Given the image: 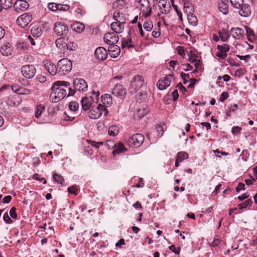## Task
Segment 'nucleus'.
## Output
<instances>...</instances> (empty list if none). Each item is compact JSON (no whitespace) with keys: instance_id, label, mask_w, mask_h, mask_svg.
Listing matches in <instances>:
<instances>
[{"instance_id":"nucleus-1","label":"nucleus","mask_w":257,"mask_h":257,"mask_svg":"<svg viewBox=\"0 0 257 257\" xmlns=\"http://www.w3.org/2000/svg\"><path fill=\"white\" fill-rule=\"evenodd\" d=\"M70 83L65 81L55 82L52 87V92L50 95V100L52 102H57L66 95V88H68Z\"/></svg>"},{"instance_id":"nucleus-2","label":"nucleus","mask_w":257,"mask_h":257,"mask_svg":"<svg viewBox=\"0 0 257 257\" xmlns=\"http://www.w3.org/2000/svg\"><path fill=\"white\" fill-rule=\"evenodd\" d=\"M58 72L60 75H64L69 73L72 69L71 61L64 58L59 60L57 63Z\"/></svg>"},{"instance_id":"nucleus-3","label":"nucleus","mask_w":257,"mask_h":257,"mask_svg":"<svg viewBox=\"0 0 257 257\" xmlns=\"http://www.w3.org/2000/svg\"><path fill=\"white\" fill-rule=\"evenodd\" d=\"M108 112L104 105L99 104L96 107L93 106L92 109L88 112V115L89 118L95 119L99 118L103 113L106 116Z\"/></svg>"},{"instance_id":"nucleus-4","label":"nucleus","mask_w":257,"mask_h":257,"mask_svg":"<svg viewBox=\"0 0 257 257\" xmlns=\"http://www.w3.org/2000/svg\"><path fill=\"white\" fill-rule=\"evenodd\" d=\"M145 138L141 134H136L130 137L126 141V144L132 148L140 147L144 142Z\"/></svg>"},{"instance_id":"nucleus-5","label":"nucleus","mask_w":257,"mask_h":257,"mask_svg":"<svg viewBox=\"0 0 257 257\" xmlns=\"http://www.w3.org/2000/svg\"><path fill=\"white\" fill-rule=\"evenodd\" d=\"M92 94L94 95L95 99H93V96H91L90 97H83L81 100L82 107L84 111L87 110L91 108L92 102H97L98 96H99V92L98 91H95V90H93Z\"/></svg>"},{"instance_id":"nucleus-6","label":"nucleus","mask_w":257,"mask_h":257,"mask_svg":"<svg viewBox=\"0 0 257 257\" xmlns=\"http://www.w3.org/2000/svg\"><path fill=\"white\" fill-rule=\"evenodd\" d=\"M144 80L140 75H135L131 82L130 90L131 93L137 91L143 85Z\"/></svg>"},{"instance_id":"nucleus-7","label":"nucleus","mask_w":257,"mask_h":257,"mask_svg":"<svg viewBox=\"0 0 257 257\" xmlns=\"http://www.w3.org/2000/svg\"><path fill=\"white\" fill-rule=\"evenodd\" d=\"M140 5V9L142 16H150L152 14V8L148 0H136Z\"/></svg>"},{"instance_id":"nucleus-8","label":"nucleus","mask_w":257,"mask_h":257,"mask_svg":"<svg viewBox=\"0 0 257 257\" xmlns=\"http://www.w3.org/2000/svg\"><path fill=\"white\" fill-rule=\"evenodd\" d=\"M112 94L121 99H123L126 94V90L125 88L120 84H115L111 91Z\"/></svg>"},{"instance_id":"nucleus-9","label":"nucleus","mask_w":257,"mask_h":257,"mask_svg":"<svg viewBox=\"0 0 257 257\" xmlns=\"http://www.w3.org/2000/svg\"><path fill=\"white\" fill-rule=\"evenodd\" d=\"M36 72V68L33 65H26L21 68V73L26 78H32L35 76Z\"/></svg>"},{"instance_id":"nucleus-10","label":"nucleus","mask_w":257,"mask_h":257,"mask_svg":"<svg viewBox=\"0 0 257 257\" xmlns=\"http://www.w3.org/2000/svg\"><path fill=\"white\" fill-rule=\"evenodd\" d=\"M73 87L75 90L84 92L87 89V84L86 81L82 78H75L73 80Z\"/></svg>"},{"instance_id":"nucleus-11","label":"nucleus","mask_w":257,"mask_h":257,"mask_svg":"<svg viewBox=\"0 0 257 257\" xmlns=\"http://www.w3.org/2000/svg\"><path fill=\"white\" fill-rule=\"evenodd\" d=\"M88 145L85 147L84 151L88 155H91L93 153L94 149L97 150L99 146H102L103 143L102 142H96L93 141H87Z\"/></svg>"},{"instance_id":"nucleus-12","label":"nucleus","mask_w":257,"mask_h":257,"mask_svg":"<svg viewBox=\"0 0 257 257\" xmlns=\"http://www.w3.org/2000/svg\"><path fill=\"white\" fill-rule=\"evenodd\" d=\"M104 41L109 45L115 44L117 43L119 40L117 34L112 32L106 33L103 37Z\"/></svg>"},{"instance_id":"nucleus-13","label":"nucleus","mask_w":257,"mask_h":257,"mask_svg":"<svg viewBox=\"0 0 257 257\" xmlns=\"http://www.w3.org/2000/svg\"><path fill=\"white\" fill-rule=\"evenodd\" d=\"M125 5L124 0H117L113 4V7L115 9L113 12V16H119L120 15H124L123 9Z\"/></svg>"},{"instance_id":"nucleus-14","label":"nucleus","mask_w":257,"mask_h":257,"mask_svg":"<svg viewBox=\"0 0 257 257\" xmlns=\"http://www.w3.org/2000/svg\"><path fill=\"white\" fill-rule=\"evenodd\" d=\"M54 31L58 36H63L67 34L68 28L64 24L61 22H57L55 24Z\"/></svg>"},{"instance_id":"nucleus-15","label":"nucleus","mask_w":257,"mask_h":257,"mask_svg":"<svg viewBox=\"0 0 257 257\" xmlns=\"http://www.w3.org/2000/svg\"><path fill=\"white\" fill-rule=\"evenodd\" d=\"M29 7V4L25 0H18L14 5V8L17 13L23 12Z\"/></svg>"},{"instance_id":"nucleus-16","label":"nucleus","mask_w":257,"mask_h":257,"mask_svg":"<svg viewBox=\"0 0 257 257\" xmlns=\"http://www.w3.org/2000/svg\"><path fill=\"white\" fill-rule=\"evenodd\" d=\"M158 4L159 10L162 14H167L171 9L170 4L166 0H159Z\"/></svg>"},{"instance_id":"nucleus-17","label":"nucleus","mask_w":257,"mask_h":257,"mask_svg":"<svg viewBox=\"0 0 257 257\" xmlns=\"http://www.w3.org/2000/svg\"><path fill=\"white\" fill-rule=\"evenodd\" d=\"M94 55L98 60H104L107 57V51L104 48L99 47L95 50Z\"/></svg>"},{"instance_id":"nucleus-18","label":"nucleus","mask_w":257,"mask_h":257,"mask_svg":"<svg viewBox=\"0 0 257 257\" xmlns=\"http://www.w3.org/2000/svg\"><path fill=\"white\" fill-rule=\"evenodd\" d=\"M123 23H124V22H121L119 21L116 20L115 22H113L111 24L110 27L114 33L116 34H119L121 33L123 30Z\"/></svg>"},{"instance_id":"nucleus-19","label":"nucleus","mask_w":257,"mask_h":257,"mask_svg":"<svg viewBox=\"0 0 257 257\" xmlns=\"http://www.w3.org/2000/svg\"><path fill=\"white\" fill-rule=\"evenodd\" d=\"M171 81V79L169 77H165L158 81L157 84V87L161 90H164L170 85Z\"/></svg>"},{"instance_id":"nucleus-20","label":"nucleus","mask_w":257,"mask_h":257,"mask_svg":"<svg viewBox=\"0 0 257 257\" xmlns=\"http://www.w3.org/2000/svg\"><path fill=\"white\" fill-rule=\"evenodd\" d=\"M108 51L110 57L113 58H116L120 52L119 47L115 44L109 45L108 48Z\"/></svg>"},{"instance_id":"nucleus-21","label":"nucleus","mask_w":257,"mask_h":257,"mask_svg":"<svg viewBox=\"0 0 257 257\" xmlns=\"http://www.w3.org/2000/svg\"><path fill=\"white\" fill-rule=\"evenodd\" d=\"M233 38L240 39L243 37L244 31L239 28H232L230 30Z\"/></svg>"},{"instance_id":"nucleus-22","label":"nucleus","mask_w":257,"mask_h":257,"mask_svg":"<svg viewBox=\"0 0 257 257\" xmlns=\"http://www.w3.org/2000/svg\"><path fill=\"white\" fill-rule=\"evenodd\" d=\"M13 48L12 45L9 43L3 44L0 48V51L4 56H9L12 54Z\"/></svg>"},{"instance_id":"nucleus-23","label":"nucleus","mask_w":257,"mask_h":257,"mask_svg":"<svg viewBox=\"0 0 257 257\" xmlns=\"http://www.w3.org/2000/svg\"><path fill=\"white\" fill-rule=\"evenodd\" d=\"M183 5L184 14L187 16H192L194 13V8L191 2L184 3Z\"/></svg>"},{"instance_id":"nucleus-24","label":"nucleus","mask_w":257,"mask_h":257,"mask_svg":"<svg viewBox=\"0 0 257 257\" xmlns=\"http://www.w3.org/2000/svg\"><path fill=\"white\" fill-rule=\"evenodd\" d=\"M134 46L133 44L131 36L130 33H128V35L126 37L123 38L122 39L121 47H127L128 49H130L131 48H134Z\"/></svg>"},{"instance_id":"nucleus-25","label":"nucleus","mask_w":257,"mask_h":257,"mask_svg":"<svg viewBox=\"0 0 257 257\" xmlns=\"http://www.w3.org/2000/svg\"><path fill=\"white\" fill-rule=\"evenodd\" d=\"M32 17H18L17 23L22 28H25L31 22Z\"/></svg>"},{"instance_id":"nucleus-26","label":"nucleus","mask_w":257,"mask_h":257,"mask_svg":"<svg viewBox=\"0 0 257 257\" xmlns=\"http://www.w3.org/2000/svg\"><path fill=\"white\" fill-rule=\"evenodd\" d=\"M46 69L48 72L52 75H55L58 72V68L52 63V62H49L45 65Z\"/></svg>"},{"instance_id":"nucleus-27","label":"nucleus","mask_w":257,"mask_h":257,"mask_svg":"<svg viewBox=\"0 0 257 257\" xmlns=\"http://www.w3.org/2000/svg\"><path fill=\"white\" fill-rule=\"evenodd\" d=\"M224 1L221 0L218 3V9L223 15H227L228 13V6Z\"/></svg>"},{"instance_id":"nucleus-28","label":"nucleus","mask_w":257,"mask_h":257,"mask_svg":"<svg viewBox=\"0 0 257 257\" xmlns=\"http://www.w3.org/2000/svg\"><path fill=\"white\" fill-rule=\"evenodd\" d=\"M241 7V10L239 12L240 16H249L251 14L250 7L248 4H243Z\"/></svg>"},{"instance_id":"nucleus-29","label":"nucleus","mask_w":257,"mask_h":257,"mask_svg":"<svg viewBox=\"0 0 257 257\" xmlns=\"http://www.w3.org/2000/svg\"><path fill=\"white\" fill-rule=\"evenodd\" d=\"M102 102L105 106H109L112 103V98L109 94H104L101 96Z\"/></svg>"},{"instance_id":"nucleus-30","label":"nucleus","mask_w":257,"mask_h":257,"mask_svg":"<svg viewBox=\"0 0 257 257\" xmlns=\"http://www.w3.org/2000/svg\"><path fill=\"white\" fill-rule=\"evenodd\" d=\"M115 149L112 152V154L114 155L116 154H118L125 151L126 149L123 144L121 143H118L117 145H114Z\"/></svg>"},{"instance_id":"nucleus-31","label":"nucleus","mask_w":257,"mask_h":257,"mask_svg":"<svg viewBox=\"0 0 257 257\" xmlns=\"http://www.w3.org/2000/svg\"><path fill=\"white\" fill-rule=\"evenodd\" d=\"M71 27L73 30L77 32H82L85 29V26L83 24L77 22L73 23Z\"/></svg>"},{"instance_id":"nucleus-32","label":"nucleus","mask_w":257,"mask_h":257,"mask_svg":"<svg viewBox=\"0 0 257 257\" xmlns=\"http://www.w3.org/2000/svg\"><path fill=\"white\" fill-rule=\"evenodd\" d=\"M218 34L221 40L223 42H227L230 37L229 34L225 29H222Z\"/></svg>"},{"instance_id":"nucleus-33","label":"nucleus","mask_w":257,"mask_h":257,"mask_svg":"<svg viewBox=\"0 0 257 257\" xmlns=\"http://www.w3.org/2000/svg\"><path fill=\"white\" fill-rule=\"evenodd\" d=\"M65 39L64 37H61L56 39L55 44L56 47L59 49H62L66 46Z\"/></svg>"},{"instance_id":"nucleus-34","label":"nucleus","mask_w":257,"mask_h":257,"mask_svg":"<svg viewBox=\"0 0 257 257\" xmlns=\"http://www.w3.org/2000/svg\"><path fill=\"white\" fill-rule=\"evenodd\" d=\"M245 28L246 29V33L248 40L250 42H253L255 39V36L254 34L253 31L247 26H245Z\"/></svg>"},{"instance_id":"nucleus-35","label":"nucleus","mask_w":257,"mask_h":257,"mask_svg":"<svg viewBox=\"0 0 257 257\" xmlns=\"http://www.w3.org/2000/svg\"><path fill=\"white\" fill-rule=\"evenodd\" d=\"M108 134L110 136L114 137L118 135L119 133V128L116 125L110 126L108 130Z\"/></svg>"},{"instance_id":"nucleus-36","label":"nucleus","mask_w":257,"mask_h":257,"mask_svg":"<svg viewBox=\"0 0 257 257\" xmlns=\"http://www.w3.org/2000/svg\"><path fill=\"white\" fill-rule=\"evenodd\" d=\"M189 157L188 154L185 152H180L177 154L176 159L178 162H182L184 160L187 159Z\"/></svg>"},{"instance_id":"nucleus-37","label":"nucleus","mask_w":257,"mask_h":257,"mask_svg":"<svg viewBox=\"0 0 257 257\" xmlns=\"http://www.w3.org/2000/svg\"><path fill=\"white\" fill-rule=\"evenodd\" d=\"M12 0H0V5L3 9L7 10L12 6Z\"/></svg>"},{"instance_id":"nucleus-38","label":"nucleus","mask_w":257,"mask_h":257,"mask_svg":"<svg viewBox=\"0 0 257 257\" xmlns=\"http://www.w3.org/2000/svg\"><path fill=\"white\" fill-rule=\"evenodd\" d=\"M31 33L33 37L36 38V40H38V38L42 34L41 28H33L31 30Z\"/></svg>"},{"instance_id":"nucleus-39","label":"nucleus","mask_w":257,"mask_h":257,"mask_svg":"<svg viewBox=\"0 0 257 257\" xmlns=\"http://www.w3.org/2000/svg\"><path fill=\"white\" fill-rule=\"evenodd\" d=\"M45 109V106L42 104L37 105L35 107V116L39 118Z\"/></svg>"},{"instance_id":"nucleus-40","label":"nucleus","mask_w":257,"mask_h":257,"mask_svg":"<svg viewBox=\"0 0 257 257\" xmlns=\"http://www.w3.org/2000/svg\"><path fill=\"white\" fill-rule=\"evenodd\" d=\"M232 7L236 9H239L243 5V0H230Z\"/></svg>"},{"instance_id":"nucleus-41","label":"nucleus","mask_w":257,"mask_h":257,"mask_svg":"<svg viewBox=\"0 0 257 257\" xmlns=\"http://www.w3.org/2000/svg\"><path fill=\"white\" fill-rule=\"evenodd\" d=\"M217 48L220 52L225 54H227V52L229 50V45L225 44L222 45H218Z\"/></svg>"},{"instance_id":"nucleus-42","label":"nucleus","mask_w":257,"mask_h":257,"mask_svg":"<svg viewBox=\"0 0 257 257\" xmlns=\"http://www.w3.org/2000/svg\"><path fill=\"white\" fill-rule=\"evenodd\" d=\"M53 178L54 180L58 183L63 184V183L64 182V179L63 177L56 173H54L53 175Z\"/></svg>"},{"instance_id":"nucleus-43","label":"nucleus","mask_w":257,"mask_h":257,"mask_svg":"<svg viewBox=\"0 0 257 257\" xmlns=\"http://www.w3.org/2000/svg\"><path fill=\"white\" fill-rule=\"evenodd\" d=\"M252 204V201L250 199L246 200L244 202L241 203L238 205L240 209H243L248 206H251Z\"/></svg>"},{"instance_id":"nucleus-44","label":"nucleus","mask_w":257,"mask_h":257,"mask_svg":"<svg viewBox=\"0 0 257 257\" xmlns=\"http://www.w3.org/2000/svg\"><path fill=\"white\" fill-rule=\"evenodd\" d=\"M67 49L71 51L75 50L77 48V44L73 42H69L66 44Z\"/></svg>"},{"instance_id":"nucleus-45","label":"nucleus","mask_w":257,"mask_h":257,"mask_svg":"<svg viewBox=\"0 0 257 257\" xmlns=\"http://www.w3.org/2000/svg\"><path fill=\"white\" fill-rule=\"evenodd\" d=\"M144 28L147 31L150 32L152 30L153 28V25L152 22H145L143 25Z\"/></svg>"},{"instance_id":"nucleus-46","label":"nucleus","mask_w":257,"mask_h":257,"mask_svg":"<svg viewBox=\"0 0 257 257\" xmlns=\"http://www.w3.org/2000/svg\"><path fill=\"white\" fill-rule=\"evenodd\" d=\"M79 107L78 103L75 101L70 102L69 104V108L70 110L75 111H76Z\"/></svg>"},{"instance_id":"nucleus-47","label":"nucleus","mask_w":257,"mask_h":257,"mask_svg":"<svg viewBox=\"0 0 257 257\" xmlns=\"http://www.w3.org/2000/svg\"><path fill=\"white\" fill-rule=\"evenodd\" d=\"M188 23L193 26H196L198 24L197 17H186Z\"/></svg>"},{"instance_id":"nucleus-48","label":"nucleus","mask_w":257,"mask_h":257,"mask_svg":"<svg viewBox=\"0 0 257 257\" xmlns=\"http://www.w3.org/2000/svg\"><path fill=\"white\" fill-rule=\"evenodd\" d=\"M148 111L145 108H141L138 110L136 113V116L139 118L143 117L145 115L147 114Z\"/></svg>"},{"instance_id":"nucleus-49","label":"nucleus","mask_w":257,"mask_h":257,"mask_svg":"<svg viewBox=\"0 0 257 257\" xmlns=\"http://www.w3.org/2000/svg\"><path fill=\"white\" fill-rule=\"evenodd\" d=\"M156 132H157V136L158 137H161L163 136V132L164 131V126L161 125H158L156 126Z\"/></svg>"},{"instance_id":"nucleus-50","label":"nucleus","mask_w":257,"mask_h":257,"mask_svg":"<svg viewBox=\"0 0 257 257\" xmlns=\"http://www.w3.org/2000/svg\"><path fill=\"white\" fill-rule=\"evenodd\" d=\"M48 9L53 12L57 11L58 4L55 3H50L48 5Z\"/></svg>"},{"instance_id":"nucleus-51","label":"nucleus","mask_w":257,"mask_h":257,"mask_svg":"<svg viewBox=\"0 0 257 257\" xmlns=\"http://www.w3.org/2000/svg\"><path fill=\"white\" fill-rule=\"evenodd\" d=\"M70 7L68 5H61L58 4V9L57 10L60 11H66L69 10Z\"/></svg>"},{"instance_id":"nucleus-52","label":"nucleus","mask_w":257,"mask_h":257,"mask_svg":"<svg viewBox=\"0 0 257 257\" xmlns=\"http://www.w3.org/2000/svg\"><path fill=\"white\" fill-rule=\"evenodd\" d=\"M169 248L176 254H179L180 251V248L179 247L177 248L175 245H171L169 247Z\"/></svg>"},{"instance_id":"nucleus-53","label":"nucleus","mask_w":257,"mask_h":257,"mask_svg":"<svg viewBox=\"0 0 257 257\" xmlns=\"http://www.w3.org/2000/svg\"><path fill=\"white\" fill-rule=\"evenodd\" d=\"M31 93V90L23 87H20V92L19 94L26 95Z\"/></svg>"},{"instance_id":"nucleus-54","label":"nucleus","mask_w":257,"mask_h":257,"mask_svg":"<svg viewBox=\"0 0 257 257\" xmlns=\"http://www.w3.org/2000/svg\"><path fill=\"white\" fill-rule=\"evenodd\" d=\"M3 219L5 222H6L7 223L10 224L13 222V220L9 217V214L7 212L4 215Z\"/></svg>"},{"instance_id":"nucleus-55","label":"nucleus","mask_w":257,"mask_h":257,"mask_svg":"<svg viewBox=\"0 0 257 257\" xmlns=\"http://www.w3.org/2000/svg\"><path fill=\"white\" fill-rule=\"evenodd\" d=\"M68 191L71 194L77 195L78 193V189L75 186H72L68 188Z\"/></svg>"},{"instance_id":"nucleus-56","label":"nucleus","mask_w":257,"mask_h":257,"mask_svg":"<svg viewBox=\"0 0 257 257\" xmlns=\"http://www.w3.org/2000/svg\"><path fill=\"white\" fill-rule=\"evenodd\" d=\"M229 96V94L227 92H223L220 95L219 100L221 102H223Z\"/></svg>"},{"instance_id":"nucleus-57","label":"nucleus","mask_w":257,"mask_h":257,"mask_svg":"<svg viewBox=\"0 0 257 257\" xmlns=\"http://www.w3.org/2000/svg\"><path fill=\"white\" fill-rule=\"evenodd\" d=\"M10 214L12 218L15 219L17 217V214L16 212V208L15 207H13L11 208L10 211Z\"/></svg>"},{"instance_id":"nucleus-58","label":"nucleus","mask_w":257,"mask_h":257,"mask_svg":"<svg viewBox=\"0 0 257 257\" xmlns=\"http://www.w3.org/2000/svg\"><path fill=\"white\" fill-rule=\"evenodd\" d=\"M180 75L182 79L183 80V83L184 84H186L188 82L187 79L189 78V74L182 72Z\"/></svg>"},{"instance_id":"nucleus-59","label":"nucleus","mask_w":257,"mask_h":257,"mask_svg":"<svg viewBox=\"0 0 257 257\" xmlns=\"http://www.w3.org/2000/svg\"><path fill=\"white\" fill-rule=\"evenodd\" d=\"M177 50L178 53L181 56L185 55V50L184 49V47L183 46H179L177 47Z\"/></svg>"},{"instance_id":"nucleus-60","label":"nucleus","mask_w":257,"mask_h":257,"mask_svg":"<svg viewBox=\"0 0 257 257\" xmlns=\"http://www.w3.org/2000/svg\"><path fill=\"white\" fill-rule=\"evenodd\" d=\"M241 130V128L238 126H233V127L232 128V134H237L238 133H240V131Z\"/></svg>"},{"instance_id":"nucleus-61","label":"nucleus","mask_w":257,"mask_h":257,"mask_svg":"<svg viewBox=\"0 0 257 257\" xmlns=\"http://www.w3.org/2000/svg\"><path fill=\"white\" fill-rule=\"evenodd\" d=\"M36 39H34L33 37V36H28L27 37V42L28 43V42H30L32 45H35V41H36Z\"/></svg>"},{"instance_id":"nucleus-62","label":"nucleus","mask_w":257,"mask_h":257,"mask_svg":"<svg viewBox=\"0 0 257 257\" xmlns=\"http://www.w3.org/2000/svg\"><path fill=\"white\" fill-rule=\"evenodd\" d=\"M237 57H238L240 60H244L245 62H248L250 59V56L249 55H247L245 56H241L238 55H237Z\"/></svg>"},{"instance_id":"nucleus-63","label":"nucleus","mask_w":257,"mask_h":257,"mask_svg":"<svg viewBox=\"0 0 257 257\" xmlns=\"http://www.w3.org/2000/svg\"><path fill=\"white\" fill-rule=\"evenodd\" d=\"M37 80L41 83H44L46 81V77L44 75H39L37 77Z\"/></svg>"},{"instance_id":"nucleus-64","label":"nucleus","mask_w":257,"mask_h":257,"mask_svg":"<svg viewBox=\"0 0 257 257\" xmlns=\"http://www.w3.org/2000/svg\"><path fill=\"white\" fill-rule=\"evenodd\" d=\"M245 185L243 183H239L236 187V191L238 192L241 190H244Z\"/></svg>"}]
</instances>
